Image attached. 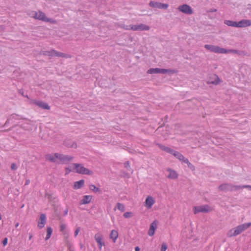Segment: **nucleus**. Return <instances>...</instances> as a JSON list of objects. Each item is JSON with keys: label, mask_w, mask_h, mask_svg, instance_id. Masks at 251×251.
I'll return each mask as SVG.
<instances>
[{"label": "nucleus", "mask_w": 251, "mask_h": 251, "mask_svg": "<svg viewBox=\"0 0 251 251\" xmlns=\"http://www.w3.org/2000/svg\"><path fill=\"white\" fill-rule=\"evenodd\" d=\"M118 232L116 230H112L110 234V238L112 240L113 243H115L118 238Z\"/></svg>", "instance_id": "nucleus-17"}, {"label": "nucleus", "mask_w": 251, "mask_h": 251, "mask_svg": "<svg viewBox=\"0 0 251 251\" xmlns=\"http://www.w3.org/2000/svg\"><path fill=\"white\" fill-rule=\"evenodd\" d=\"M178 9L182 12L185 14H191L193 13L192 8L190 7V6L187 4H183L179 6Z\"/></svg>", "instance_id": "nucleus-11"}, {"label": "nucleus", "mask_w": 251, "mask_h": 251, "mask_svg": "<svg viewBox=\"0 0 251 251\" xmlns=\"http://www.w3.org/2000/svg\"><path fill=\"white\" fill-rule=\"evenodd\" d=\"M79 231H80L79 228H77L75 230V236H76L78 235V233L79 232Z\"/></svg>", "instance_id": "nucleus-35"}, {"label": "nucleus", "mask_w": 251, "mask_h": 251, "mask_svg": "<svg viewBox=\"0 0 251 251\" xmlns=\"http://www.w3.org/2000/svg\"><path fill=\"white\" fill-rule=\"evenodd\" d=\"M224 23L228 26L237 27V22H234V21H230V20H225L224 21Z\"/></svg>", "instance_id": "nucleus-22"}, {"label": "nucleus", "mask_w": 251, "mask_h": 251, "mask_svg": "<svg viewBox=\"0 0 251 251\" xmlns=\"http://www.w3.org/2000/svg\"><path fill=\"white\" fill-rule=\"evenodd\" d=\"M165 151L172 154H173L174 151L171 150V149L168 147L167 148V149H165Z\"/></svg>", "instance_id": "nucleus-33"}, {"label": "nucleus", "mask_w": 251, "mask_h": 251, "mask_svg": "<svg viewBox=\"0 0 251 251\" xmlns=\"http://www.w3.org/2000/svg\"><path fill=\"white\" fill-rule=\"evenodd\" d=\"M228 185L226 184L221 185L219 186V189L221 190H225L227 189Z\"/></svg>", "instance_id": "nucleus-31"}, {"label": "nucleus", "mask_w": 251, "mask_h": 251, "mask_svg": "<svg viewBox=\"0 0 251 251\" xmlns=\"http://www.w3.org/2000/svg\"><path fill=\"white\" fill-rule=\"evenodd\" d=\"M89 188L90 190H92L93 192L96 193L100 191V189L97 187L95 185L91 184L89 186Z\"/></svg>", "instance_id": "nucleus-26"}, {"label": "nucleus", "mask_w": 251, "mask_h": 251, "mask_svg": "<svg viewBox=\"0 0 251 251\" xmlns=\"http://www.w3.org/2000/svg\"><path fill=\"white\" fill-rule=\"evenodd\" d=\"M133 216V213L131 212H126L124 214V217L125 218H131Z\"/></svg>", "instance_id": "nucleus-27"}, {"label": "nucleus", "mask_w": 251, "mask_h": 251, "mask_svg": "<svg viewBox=\"0 0 251 251\" xmlns=\"http://www.w3.org/2000/svg\"><path fill=\"white\" fill-rule=\"evenodd\" d=\"M167 171L169 172V175L168 176V177L169 178L176 179L178 175L176 171H175L171 169H168Z\"/></svg>", "instance_id": "nucleus-18"}, {"label": "nucleus", "mask_w": 251, "mask_h": 251, "mask_svg": "<svg viewBox=\"0 0 251 251\" xmlns=\"http://www.w3.org/2000/svg\"><path fill=\"white\" fill-rule=\"evenodd\" d=\"M150 5L151 7H157L160 9H166L168 7V5L167 4L155 2L153 1H151Z\"/></svg>", "instance_id": "nucleus-14"}, {"label": "nucleus", "mask_w": 251, "mask_h": 251, "mask_svg": "<svg viewBox=\"0 0 251 251\" xmlns=\"http://www.w3.org/2000/svg\"><path fill=\"white\" fill-rule=\"evenodd\" d=\"M45 158L47 160L53 162H62L63 163L70 161L72 159V157H70L66 155H63L62 154L58 153L46 154Z\"/></svg>", "instance_id": "nucleus-1"}, {"label": "nucleus", "mask_w": 251, "mask_h": 251, "mask_svg": "<svg viewBox=\"0 0 251 251\" xmlns=\"http://www.w3.org/2000/svg\"><path fill=\"white\" fill-rule=\"evenodd\" d=\"M92 200V196L90 195L84 196L81 201V204L89 203Z\"/></svg>", "instance_id": "nucleus-19"}, {"label": "nucleus", "mask_w": 251, "mask_h": 251, "mask_svg": "<svg viewBox=\"0 0 251 251\" xmlns=\"http://www.w3.org/2000/svg\"><path fill=\"white\" fill-rule=\"evenodd\" d=\"M19 224L18 223L16 224L15 226L17 227L19 226Z\"/></svg>", "instance_id": "nucleus-40"}, {"label": "nucleus", "mask_w": 251, "mask_h": 251, "mask_svg": "<svg viewBox=\"0 0 251 251\" xmlns=\"http://www.w3.org/2000/svg\"><path fill=\"white\" fill-rule=\"evenodd\" d=\"M135 251H140V248L139 247H136L135 248Z\"/></svg>", "instance_id": "nucleus-38"}, {"label": "nucleus", "mask_w": 251, "mask_h": 251, "mask_svg": "<svg viewBox=\"0 0 251 251\" xmlns=\"http://www.w3.org/2000/svg\"><path fill=\"white\" fill-rule=\"evenodd\" d=\"M47 235H46V237L45 238L46 240H49L50 238V237H51V235L52 233V228L50 227H47Z\"/></svg>", "instance_id": "nucleus-25"}, {"label": "nucleus", "mask_w": 251, "mask_h": 251, "mask_svg": "<svg viewBox=\"0 0 251 251\" xmlns=\"http://www.w3.org/2000/svg\"><path fill=\"white\" fill-rule=\"evenodd\" d=\"M32 237V235H31L29 236V240H30V239H31Z\"/></svg>", "instance_id": "nucleus-41"}, {"label": "nucleus", "mask_w": 251, "mask_h": 251, "mask_svg": "<svg viewBox=\"0 0 251 251\" xmlns=\"http://www.w3.org/2000/svg\"><path fill=\"white\" fill-rule=\"evenodd\" d=\"M32 103L39 106L40 107L43 109H50V106H49V105L47 103L43 101L34 100L32 101Z\"/></svg>", "instance_id": "nucleus-15"}, {"label": "nucleus", "mask_w": 251, "mask_h": 251, "mask_svg": "<svg viewBox=\"0 0 251 251\" xmlns=\"http://www.w3.org/2000/svg\"><path fill=\"white\" fill-rule=\"evenodd\" d=\"M1 215H0V220H1Z\"/></svg>", "instance_id": "nucleus-42"}, {"label": "nucleus", "mask_w": 251, "mask_h": 251, "mask_svg": "<svg viewBox=\"0 0 251 251\" xmlns=\"http://www.w3.org/2000/svg\"><path fill=\"white\" fill-rule=\"evenodd\" d=\"M173 154L182 162L186 159L182 154L177 151H174Z\"/></svg>", "instance_id": "nucleus-21"}, {"label": "nucleus", "mask_w": 251, "mask_h": 251, "mask_svg": "<svg viewBox=\"0 0 251 251\" xmlns=\"http://www.w3.org/2000/svg\"><path fill=\"white\" fill-rule=\"evenodd\" d=\"M126 29H131L134 31L137 30H149L150 27L144 24H140L138 25H130L126 28Z\"/></svg>", "instance_id": "nucleus-6"}, {"label": "nucleus", "mask_w": 251, "mask_h": 251, "mask_svg": "<svg viewBox=\"0 0 251 251\" xmlns=\"http://www.w3.org/2000/svg\"><path fill=\"white\" fill-rule=\"evenodd\" d=\"M29 182H30V181H29V180H26V183H25V184H26V185L28 184L29 183Z\"/></svg>", "instance_id": "nucleus-39"}, {"label": "nucleus", "mask_w": 251, "mask_h": 251, "mask_svg": "<svg viewBox=\"0 0 251 251\" xmlns=\"http://www.w3.org/2000/svg\"><path fill=\"white\" fill-rule=\"evenodd\" d=\"M183 162L187 164L189 167L191 168H194V166L192 165V164H191V163L189 161V160L187 159L186 158Z\"/></svg>", "instance_id": "nucleus-30"}, {"label": "nucleus", "mask_w": 251, "mask_h": 251, "mask_svg": "<svg viewBox=\"0 0 251 251\" xmlns=\"http://www.w3.org/2000/svg\"><path fill=\"white\" fill-rule=\"evenodd\" d=\"M11 169L12 170H15L16 169V165L14 163H13L11 165Z\"/></svg>", "instance_id": "nucleus-36"}, {"label": "nucleus", "mask_w": 251, "mask_h": 251, "mask_svg": "<svg viewBox=\"0 0 251 251\" xmlns=\"http://www.w3.org/2000/svg\"><path fill=\"white\" fill-rule=\"evenodd\" d=\"M66 226L65 224H61L60 225V231L62 232L64 234L66 233L65 229Z\"/></svg>", "instance_id": "nucleus-29"}, {"label": "nucleus", "mask_w": 251, "mask_h": 251, "mask_svg": "<svg viewBox=\"0 0 251 251\" xmlns=\"http://www.w3.org/2000/svg\"><path fill=\"white\" fill-rule=\"evenodd\" d=\"M84 184V180L81 179L79 181H76L74 183V188L75 189H78L82 187Z\"/></svg>", "instance_id": "nucleus-20"}, {"label": "nucleus", "mask_w": 251, "mask_h": 251, "mask_svg": "<svg viewBox=\"0 0 251 251\" xmlns=\"http://www.w3.org/2000/svg\"><path fill=\"white\" fill-rule=\"evenodd\" d=\"M46 223V216L44 214H42L40 215V220L38 223V226L40 228H43Z\"/></svg>", "instance_id": "nucleus-16"}, {"label": "nucleus", "mask_w": 251, "mask_h": 251, "mask_svg": "<svg viewBox=\"0 0 251 251\" xmlns=\"http://www.w3.org/2000/svg\"><path fill=\"white\" fill-rule=\"evenodd\" d=\"M251 226V223H245L239 225L234 228L233 230H231L228 233L227 235L228 237L236 236L242 232L248 229Z\"/></svg>", "instance_id": "nucleus-3"}, {"label": "nucleus", "mask_w": 251, "mask_h": 251, "mask_svg": "<svg viewBox=\"0 0 251 251\" xmlns=\"http://www.w3.org/2000/svg\"><path fill=\"white\" fill-rule=\"evenodd\" d=\"M160 148L161 149H162V150H164L165 151V149H167V147H164V146H159Z\"/></svg>", "instance_id": "nucleus-37"}, {"label": "nucleus", "mask_w": 251, "mask_h": 251, "mask_svg": "<svg viewBox=\"0 0 251 251\" xmlns=\"http://www.w3.org/2000/svg\"><path fill=\"white\" fill-rule=\"evenodd\" d=\"M116 208L121 211V212H124L125 210V205L121 203H117L116 207L114 208L115 210H116Z\"/></svg>", "instance_id": "nucleus-23"}, {"label": "nucleus", "mask_w": 251, "mask_h": 251, "mask_svg": "<svg viewBox=\"0 0 251 251\" xmlns=\"http://www.w3.org/2000/svg\"><path fill=\"white\" fill-rule=\"evenodd\" d=\"M251 25L250 20L243 19L237 22V27H246Z\"/></svg>", "instance_id": "nucleus-12"}, {"label": "nucleus", "mask_w": 251, "mask_h": 251, "mask_svg": "<svg viewBox=\"0 0 251 251\" xmlns=\"http://www.w3.org/2000/svg\"><path fill=\"white\" fill-rule=\"evenodd\" d=\"M194 213L197 214L199 212H207L212 210V208L208 205L195 206L193 208Z\"/></svg>", "instance_id": "nucleus-8"}, {"label": "nucleus", "mask_w": 251, "mask_h": 251, "mask_svg": "<svg viewBox=\"0 0 251 251\" xmlns=\"http://www.w3.org/2000/svg\"><path fill=\"white\" fill-rule=\"evenodd\" d=\"M155 202V201L154 199L151 196H148L145 200L144 205L148 209H150L152 207Z\"/></svg>", "instance_id": "nucleus-9"}, {"label": "nucleus", "mask_w": 251, "mask_h": 251, "mask_svg": "<svg viewBox=\"0 0 251 251\" xmlns=\"http://www.w3.org/2000/svg\"><path fill=\"white\" fill-rule=\"evenodd\" d=\"M95 239L98 244L99 248L101 250L102 247L105 245L104 242L102 240V236L100 233L96 234Z\"/></svg>", "instance_id": "nucleus-10"}, {"label": "nucleus", "mask_w": 251, "mask_h": 251, "mask_svg": "<svg viewBox=\"0 0 251 251\" xmlns=\"http://www.w3.org/2000/svg\"><path fill=\"white\" fill-rule=\"evenodd\" d=\"M204 47L207 50L215 53H226L229 52H236V51L235 50H226L218 46L210 45H205Z\"/></svg>", "instance_id": "nucleus-5"}, {"label": "nucleus", "mask_w": 251, "mask_h": 251, "mask_svg": "<svg viewBox=\"0 0 251 251\" xmlns=\"http://www.w3.org/2000/svg\"><path fill=\"white\" fill-rule=\"evenodd\" d=\"M72 166L74 167V170H71L69 168L66 169V173L68 174L71 171H74L78 174H86V175H92V171H89L88 169L84 167L82 165L79 164H73Z\"/></svg>", "instance_id": "nucleus-4"}, {"label": "nucleus", "mask_w": 251, "mask_h": 251, "mask_svg": "<svg viewBox=\"0 0 251 251\" xmlns=\"http://www.w3.org/2000/svg\"><path fill=\"white\" fill-rule=\"evenodd\" d=\"M8 239L7 238L4 239L2 241V244L4 246H6L7 244Z\"/></svg>", "instance_id": "nucleus-34"}, {"label": "nucleus", "mask_w": 251, "mask_h": 251, "mask_svg": "<svg viewBox=\"0 0 251 251\" xmlns=\"http://www.w3.org/2000/svg\"><path fill=\"white\" fill-rule=\"evenodd\" d=\"M157 226V222L156 221H154L150 225V229L148 231V235L150 236H152L155 232Z\"/></svg>", "instance_id": "nucleus-13"}, {"label": "nucleus", "mask_w": 251, "mask_h": 251, "mask_svg": "<svg viewBox=\"0 0 251 251\" xmlns=\"http://www.w3.org/2000/svg\"><path fill=\"white\" fill-rule=\"evenodd\" d=\"M147 73L148 74H158V73L166 74L167 73L174 74V73H176V71L172 70H167V69H164L151 68V69H149Z\"/></svg>", "instance_id": "nucleus-7"}, {"label": "nucleus", "mask_w": 251, "mask_h": 251, "mask_svg": "<svg viewBox=\"0 0 251 251\" xmlns=\"http://www.w3.org/2000/svg\"><path fill=\"white\" fill-rule=\"evenodd\" d=\"M28 15L31 18L35 19L41 20L46 22H50L52 23H55L54 20H52L50 19L47 18L46 14L41 11H29Z\"/></svg>", "instance_id": "nucleus-2"}, {"label": "nucleus", "mask_w": 251, "mask_h": 251, "mask_svg": "<svg viewBox=\"0 0 251 251\" xmlns=\"http://www.w3.org/2000/svg\"><path fill=\"white\" fill-rule=\"evenodd\" d=\"M49 55L52 56H65L63 53L57 52L55 50L51 51Z\"/></svg>", "instance_id": "nucleus-24"}, {"label": "nucleus", "mask_w": 251, "mask_h": 251, "mask_svg": "<svg viewBox=\"0 0 251 251\" xmlns=\"http://www.w3.org/2000/svg\"><path fill=\"white\" fill-rule=\"evenodd\" d=\"M167 248V245L165 243H163L161 245V251H166Z\"/></svg>", "instance_id": "nucleus-32"}, {"label": "nucleus", "mask_w": 251, "mask_h": 251, "mask_svg": "<svg viewBox=\"0 0 251 251\" xmlns=\"http://www.w3.org/2000/svg\"><path fill=\"white\" fill-rule=\"evenodd\" d=\"M213 77L215 79V80L214 81H210L209 83L215 84L219 83L220 80H219V78L218 77V76L216 75H213Z\"/></svg>", "instance_id": "nucleus-28"}]
</instances>
